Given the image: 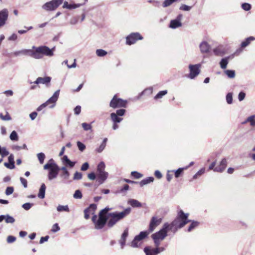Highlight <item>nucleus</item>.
I'll return each mask as SVG.
<instances>
[{"label": "nucleus", "mask_w": 255, "mask_h": 255, "mask_svg": "<svg viewBox=\"0 0 255 255\" xmlns=\"http://www.w3.org/2000/svg\"><path fill=\"white\" fill-rule=\"evenodd\" d=\"M60 230V227L58 226V224L57 223L54 224L51 230L52 232L56 233Z\"/></svg>", "instance_id": "obj_56"}, {"label": "nucleus", "mask_w": 255, "mask_h": 255, "mask_svg": "<svg viewBox=\"0 0 255 255\" xmlns=\"http://www.w3.org/2000/svg\"><path fill=\"white\" fill-rule=\"evenodd\" d=\"M188 168V166H186L183 168H179L177 170L174 171L172 170V172H174L175 177L176 178L179 177L183 173L184 170H186Z\"/></svg>", "instance_id": "obj_32"}, {"label": "nucleus", "mask_w": 255, "mask_h": 255, "mask_svg": "<svg viewBox=\"0 0 255 255\" xmlns=\"http://www.w3.org/2000/svg\"><path fill=\"white\" fill-rule=\"evenodd\" d=\"M32 48L35 49V51L29 49V55L35 59H40L42 57V55H41L40 52H38V47H35V46H33Z\"/></svg>", "instance_id": "obj_19"}, {"label": "nucleus", "mask_w": 255, "mask_h": 255, "mask_svg": "<svg viewBox=\"0 0 255 255\" xmlns=\"http://www.w3.org/2000/svg\"><path fill=\"white\" fill-rule=\"evenodd\" d=\"M182 18L183 15L182 14H178L175 19L170 21L169 27L172 29H176L182 26L181 20Z\"/></svg>", "instance_id": "obj_12"}, {"label": "nucleus", "mask_w": 255, "mask_h": 255, "mask_svg": "<svg viewBox=\"0 0 255 255\" xmlns=\"http://www.w3.org/2000/svg\"><path fill=\"white\" fill-rule=\"evenodd\" d=\"M226 74L230 78H234L235 77V71L232 70H227L225 71Z\"/></svg>", "instance_id": "obj_39"}, {"label": "nucleus", "mask_w": 255, "mask_h": 255, "mask_svg": "<svg viewBox=\"0 0 255 255\" xmlns=\"http://www.w3.org/2000/svg\"><path fill=\"white\" fill-rule=\"evenodd\" d=\"M14 191V188L13 187H7L5 190V193L6 195L8 196L12 194Z\"/></svg>", "instance_id": "obj_52"}, {"label": "nucleus", "mask_w": 255, "mask_h": 255, "mask_svg": "<svg viewBox=\"0 0 255 255\" xmlns=\"http://www.w3.org/2000/svg\"><path fill=\"white\" fill-rule=\"evenodd\" d=\"M226 101L228 104H231L233 103V94L232 93H228L226 95Z\"/></svg>", "instance_id": "obj_45"}, {"label": "nucleus", "mask_w": 255, "mask_h": 255, "mask_svg": "<svg viewBox=\"0 0 255 255\" xmlns=\"http://www.w3.org/2000/svg\"><path fill=\"white\" fill-rule=\"evenodd\" d=\"M155 248H151L150 247H146L144 249V252L146 255H156L154 253Z\"/></svg>", "instance_id": "obj_33"}, {"label": "nucleus", "mask_w": 255, "mask_h": 255, "mask_svg": "<svg viewBox=\"0 0 255 255\" xmlns=\"http://www.w3.org/2000/svg\"><path fill=\"white\" fill-rule=\"evenodd\" d=\"M51 80V77L48 76L45 77H38L33 82V83L37 85L39 84H42L47 86L48 84L50 83Z\"/></svg>", "instance_id": "obj_18"}, {"label": "nucleus", "mask_w": 255, "mask_h": 255, "mask_svg": "<svg viewBox=\"0 0 255 255\" xmlns=\"http://www.w3.org/2000/svg\"><path fill=\"white\" fill-rule=\"evenodd\" d=\"M29 49H22L21 50L16 51L13 52L15 56H18L21 55H29Z\"/></svg>", "instance_id": "obj_31"}, {"label": "nucleus", "mask_w": 255, "mask_h": 255, "mask_svg": "<svg viewBox=\"0 0 255 255\" xmlns=\"http://www.w3.org/2000/svg\"><path fill=\"white\" fill-rule=\"evenodd\" d=\"M241 7L245 11H249L252 8V5L249 3L245 2L242 4Z\"/></svg>", "instance_id": "obj_43"}, {"label": "nucleus", "mask_w": 255, "mask_h": 255, "mask_svg": "<svg viewBox=\"0 0 255 255\" xmlns=\"http://www.w3.org/2000/svg\"><path fill=\"white\" fill-rule=\"evenodd\" d=\"M9 138L12 141H17L18 140V136L17 132L15 130L12 131L10 134Z\"/></svg>", "instance_id": "obj_38"}, {"label": "nucleus", "mask_w": 255, "mask_h": 255, "mask_svg": "<svg viewBox=\"0 0 255 255\" xmlns=\"http://www.w3.org/2000/svg\"><path fill=\"white\" fill-rule=\"evenodd\" d=\"M89 167V165L88 162H85L83 163L81 167L82 171H86Z\"/></svg>", "instance_id": "obj_63"}, {"label": "nucleus", "mask_w": 255, "mask_h": 255, "mask_svg": "<svg viewBox=\"0 0 255 255\" xmlns=\"http://www.w3.org/2000/svg\"><path fill=\"white\" fill-rule=\"evenodd\" d=\"M167 93V90H163L159 92L157 95L154 97L155 99H158L161 98L163 96Z\"/></svg>", "instance_id": "obj_44"}, {"label": "nucleus", "mask_w": 255, "mask_h": 255, "mask_svg": "<svg viewBox=\"0 0 255 255\" xmlns=\"http://www.w3.org/2000/svg\"><path fill=\"white\" fill-rule=\"evenodd\" d=\"M60 170L62 171L61 176L65 179H68L70 176V173L65 166L60 167Z\"/></svg>", "instance_id": "obj_26"}, {"label": "nucleus", "mask_w": 255, "mask_h": 255, "mask_svg": "<svg viewBox=\"0 0 255 255\" xmlns=\"http://www.w3.org/2000/svg\"><path fill=\"white\" fill-rule=\"evenodd\" d=\"M63 2V0H51L42 5V8L46 11L55 10Z\"/></svg>", "instance_id": "obj_5"}, {"label": "nucleus", "mask_w": 255, "mask_h": 255, "mask_svg": "<svg viewBox=\"0 0 255 255\" xmlns=\"http://www.w3.org/2000/svg\"><path fill=\"white\" fill-rule=\"evenodd\" d=\"M128 229H126L123 233L122 234L121 236V238L120 240L119 241V243L121 245V248L123 249L126 245V242L127 238L128 237Z\"/></svg>", "instance_id": "obj_21"}, {"label": "nucleus", "mask_w": 255, "mask_h": 255, "mask_svg": "<svg viewBox=\"0 0 255 255\" xmlns=\"http://www.w3.org/2000/svg\"><path fill=\"white\" fill-rule=\"evenodd\" d=\"M246 93L244 92H241L238 95V99L239 101H242L245 98Z\"/></svg>", "instance_id": "obj_62"}, {"label": "nucleus", "mask_w": 255, "mask_h": 255, "mask_svg": "<svg viewBox=\"0 0 255 255\" xmlns=\"http://www.w3.org/2000/svg\"><path fill=\"white\" fill-rule=\"evenodd\" d=\"M255 115H252L251 116L249 117L246 120V121L244 123H246L247 122H250V125H251L252 123H253L255 121Z\"/></svg>", "instance_id": "obj_58"}, {"label": "nucleus", "mask_w": 255, "mask_h": 255, "mask_svg": "<svg viewBox=\"0 0 255 255\" xmlns=\"http://www.w3.org/2000/svg\"><path fill=\"white\" fill-rule=\"evenodd\" d=\"M161 218L157 219L156 217H152L149 224V232H153L155 228L161 223Z\"/></svg>", "instance_id": "obj_14"}, {"label": "nucleus", "mask_w": 255, "mask_h": 255, "mask_svg": "<svg viewBox=\"0 0 255 255\" xmlns=\"http://www.w3.org/2000/svg\"><path fill=\"white\" fill-rule=\"evenodd\" d=\"M73 198L76 199H80L82 198V194L80 190H76L73 194Z\"/></svg>", "instance_id": "obj_40"}, {"label": "nucleus", "mask_w": 255, "mask_h": 255, "mask_svg": "<svg viewBox=\"0 0 255 255\" xmlns=\"http://www.w3.org/2000/svg\"><path fill=\"white\" fill-rule=\"evenodd\" d=\"M17 39V35L15 33H13L8 38L9 41H15Z\"/></svg>", "instance_id": "obj_64"}, {"label": "nucleus", "mask_w": 255, "mask_h": 255, "mask_svg": "<svg viewBox=\"0 0 255 255\" xmlns=\"http://www.w3.org/2000/svg\"><path fill=\"white\" fill-rule=\"evenodd\" d=\"M46 190V186L44 183H42L40 187L39 193L38 194V197L40 199H43L45 197Z\"/></svg>", "instance_id": "obj_27"}, {"label": "nucleus", "mask_w": 255, "mask_h": 255, "mask_svg": "<svg viewBox=\"0 0 255 255\" xmlns=\"http://www.w3.org/2000/svg\"><path fill=\"white\" fill-rule=\"evenodd\" d=\"M9 152L7 150L6 148L5 147H1V153L0 155L1 156V158H3V157L6 156L9 154Z\"/></svg>", "instance_id": "obj_42"}, {"label": "nucleus", "mask_w": 255, "mask_h": 255, "mask_svg": "<svg viewBox=\"0 0 255 255\" xmlns=\"http://www.w3.org/2000/svg\"><path fill=\"white\" fill-rule=\"evenodd\" d=\"M200 64L189 65L190 73L188 77L191 79H194L200 73Z\"/></svg>", "instance_id": "obj_11"}, {"label": "nucleus", "mask_w": 255, "mask_h": 255, "mask_svg": "<svg viewBox=\"0 0 255 255\" xmlns=\"http://www.w3.org/2000/svg\"><path fill=\"white\" fill-rule=\"evenodd\" d=\"M4 165L7 168L10 169H13L15 168V165L13 163H10L9 162L8 163L5 162L4 163Z\"/></svg>", "instance_id": "obj_61"}, {"label": "nucleus", "mask_w": 255, "mask_h": 255, "mask_svg": "<svg viewBox=\"0 0 255 255\" xmlns=\"http://www.w3.org/2000/svg\"><path fill=\"white\" fill-rule=\"evenodd\" d=\"M110 117L113 123H121L123 119L119 117L115 113H112L110 115Z\"/></svg>", "instance_id": "obj_28"}, {"label": "nucleus", "mask_w": 255, "mask_h": 255, "mask_svg": "<svg viewBox=\"0 0 255 255\" xmlns=\"http://www.w3.org/2000/svg\"><path fill=\"white\" fill-rule=\"evenodd\" d=\"M200 49L202 53H206L209 52L210 46L206 41H202L200 44Z\"/></svg>", "instance_id": "obj_22"}, {"label": "nucleus", "mask_w": 255, "mask_h": 255, "mask_svg": "<svg viewBox=\"0 0 255 255\" xmlns=\"http://www.w3.org/2000/svg\"><path fill=\"white\" fill-rule=\"evenodd\" d=\"M255 39V37L253 36H250L246 39V40L243 41L241 43V47L245 48L248 46L252 41H253Z\"/></svg>", "instance_id": "obj_30"}, {"label": "nucleus", "mask_w": 255, "mask_h": 255, "mask_svg": "<svg viewBox=\"0 0 255 255\" xmlns=\"http://www.w3.org/2000/svg\"><path fill=\"white\" fill-rule=\"evenodd\" d=\"M234 54H233L231 56L226 57L224 58L221 59V60L220 62V67L222 69H225L227 68V66L229 62V60L230 59L233 58L234 57Z\"/></svg>", "instance_id": "obj_23"}, {"label": "nucleus", "mask_w": 255, "mask_h": 255, "mask_svg": "<svg viewBox=\"0 0 255 255\" xmlns=\"http://www.w3.org/2000/svg\"><path fill=\"white\" fill-rule=\"evenodd\" d=\"M106 145L104 143H101V144L100 145V146L96 149V151L98 153L102 152L103 150L105 149Z\"/></svg>", "instance_id": "obj_60"}, {"label": "nucleus", "mask_w": 255, "mask_h": 255, "mask_svg": "<svg viewBox=\"0 0 255 255\" xmlns=\"http://www.w3.org/2000/svg\"><path fill=\"white\" fill-rule=\"evenodd\" d=\"M205 172V169L204 168H201L200 170H199L193 177V178L194 179H195L198 178V176H201Z\"/></svg>", "instance_id": "obj_49"}, {"label": "nucleus", "mask_w": 255, "mask_h": 255, "mask_svg": "<svg viewBox=\"0 0 255 255\" xmlns=\"http://www.w3.org/2000/svg\"><path fill=\"white\" fill-rule=\"evenodd\" d=\"M78 19H79L78 16L73 17L70 19V23L72 25L76 24L78 22Z\"/></svg>", "instance_id": "obj_53"}, {"label": "nucleus", "mask_w": 255, "mask_h": 255, "mask_svg": "<svg viewBox=\"0 0 255 255\" xmlns=\"http://www.w3.org/2000/svg\"><path fill=\"white\" fill-rule=\"evenodd\" d=\"M57 210L58 212H63V211L67 212H69V209L68 205L63 206V205H59L57 207Z\"/></svg>", "instance_id": "obj_35"}, {"label": "nucleus", "mask_w": 255, "mask_h": 255, "mask_svg": "<svg viewBox=\"0 0 255 255\" xmlns=\"http://www.w3.org/2000/svg\"><path fill=\"white\" fill-rule=\"evenodd\" d=\"M82 126L85 130H90L92 128V126L90 124L86 123H82Z\"/></svg>", "instance_id": "obj_57"}, {"label": "nucleus", "mask_w": 255, "mask_h": 255, "mask_svg": "<svg viewBox=\"0 0 255 255\" xmlns=\"http://www.w3.org/2000/svg\"><path fill=\"white\" fill-rule=\"evenodd\" d=\"M97 209V206L95 204H91L89 207L85 209L84 211V217L86 219H88L90 214H93Z\"/></svg>", "instance_id": "obj_15"}, {"label": "nucleus", "mask_w": 255, "mask_h": 255, "mask_svg": "<svg viewBox=\"0 0 255 255\" xmlns=\"http://www.w3.org/2000/svg\"><path fill=\"white\" fill-rule=\"evenodd\" d=\"M213 52H214L215 55H216L217 56H222L223 55V53L222 52V51H221L220 49L219 48H216L214 49L213 50Z\"/></svg>", "instance_id": "obj_59"}, {"label": "nucleus", "mask_w": 255, "mask_h": 255, "mask_svg": "<svg viewBox=\"0 0 255 255\" xmlns=\"http://www.w3.org/2000/svg\"><path fill=\"white\" fill-rule=\"evenodd\" d=\"M227 165V160L225 158H224L221 161L219 165L214 168V171L218 172H222L226 168Z\"/></svg>", "instance_id": "obj_17"}, {"label": "nucleus", "mask_w": 255, "mask_h": 255, "mask_svg": "<svg viewBox=\"0 0 255 255\" xmlns=\"http://www.w3.org/2000/svg\"><path fill=\"white\" fill-rule=\"evenodd\" d=\"M62 162L63 164L64 165V166L69 167L70 168H73L76 162L74 161H71L68 158L67 155H64L63 157L62 158Z\"/></svg>", "instance_id": "obj_20"}, {"label": "nucleus", "mask_w": 255, "mask_h": 255, "mask_svg": "<svg viewBox=\"0 0 255 255\" xmlns=\"http://www.w3.org/2000/svg\"><path fill=\"white\" fill-rule=\"evenodd\" d=\"M96 54L99 57H103L107 55V52L103 49H99L96 51Z\"/></svg>", "instance_id": "obj_41"}, {"label": "nucleus", "mask_w": 255, "mask_h": 255, "mask_svg": "<svg viewBox=\"0 0 255 255\" xmlns=\"http://www.w3.org/2000/svg\"><path fill=\"white\" fill-rule=\"evenodd\" d=\"M143 37L139 32H132L126 37V44L131 45L134 44L138 40H142Z\"/></svg>", "instance_id": "obj_7"}, {"label": "nucleus", "mask_w": 255, "mask_h": 255, "mask_svg": "<svg viewBox=\"0 0 255 255\" xmlns=\"http://www.w3.org/2000/svg\"><path fill=\"white\" fill-rule=\"evenodd\" d=\"M110 209L108 207L102 209L99 213L98 218L96 215L93 216L92 221L94 224L95 228L100 230L104 228L106 224L109 217H111L107 223L109 228L113 227L119 221L128 215L131 211L130 208L128 207L121 212H114L108 214Z\"/></svg>", "instance_id": "obj_1"}, {"label": "nucleus", "mask_w": 255, "mask_h": 255, "mask_svg": "<svg viewBox=\"0 0 255 255\" xmlns=\"http://www.w3.org/2000/svg\"><path fill=\"white\" fill-rule=\"evenodd\" d=\"M32 206L33 204L32 203H26L22 205V207L25 210H28L32 207Z\"/></svg>", "instance_id": "obj_55"}, {"label": "nucleus", "mask_w": 255, "mask_h": 255, "mask_svg": "<svg viewBox=\"0 0 255 255\" xmlns=\"http://www.w3.org/2000/svg\"><path fill=\"white\" fill-rule=\"evenodd\" d=\"M191 9V6H188L186 4H182L179 7V9L184 11H189Z\"/></svg>", "instance_id": "obj_51"}, {"label": "nucleus", "mask_w": 255, "mask_h": 255, "mask_svg": "<svg viewBox=\"0 0 255 255\" xmlns=\"http://www.w3.org/2000/svg\"><path fill=\"white\" fill-rule=\"evenodd\" d=\"M188 213H185L182 210H179L176 218L169 224L170 231L175 233L178 229L183 228L187 223L190 222L191 220L188 219Z\"/></svg>", "instance_id": "obj_2"}, {"label": "nucleus", "mask_w": 255, "mask_h": 255, "mask_svg": "<svg viewBox=\"0 0 255 255\" xmlns=\"http://www.w3.org/2000/svg\"><path fill=\"white\" fill-rule=\"evenodd\" d=\"M177 0H164L162 2V5L163 7H167Z\"/></svg>", "instance_id": "obj_36"}, {"label": "nucleus", "mask_w": 255, "mask_h": 255, "mask_svg": "<svg viewBox=\"0 0 255 255\" xmlns=\"http://www.w3.org/2000/svg\"><path fill=\"white\" fill-rule=\"evenodd\" d=\"M154 179L153 177H148L147 178H146L142 180L139 182V185L141 187H142L146 184H147L148 183L153 182Z\"/></svg>", "instance_id": "obj_29"}, {"label": "nucleus", "mask_w": 255, "mask_h": 255, "mask_svg": "<svg viewBox=\"0 0 255 255\" xmlns=\"http://www.w3.org/2000/svg\"><path fill=\"white\" fill-rule=\"evenodd\" d=\"M37 157L40 164H43L45 158V155L43 152L37 154Z\"/></svg>", "instance_id": "obj_37"}, {"label": "nucleus", "mask_w": 255, "mask_h": 255, "mask_svg": "<svg viewBox=\"0 0 255 255\" xmlns=\"http://www.w3.org/2000/svg\"><path fill=\"white\" fill-rule=\"evenodd\" d=\"M168 231H170L169 224L165 223L163 224L162 229H161L158 232H157L151 235V238H155L162 241L167 236V232Z\"/></svg>", "instance_id": "obj_6"}, {"label": "nucleus", "mask_w": 255, "mask_h": 255, "mask_svg": "<svg viewBox=\"0 0 255 255\" xmlns=\"http://www.w3.org/2000/svg\"><path fill=\"white\" fill-rule=\"evenodd\" d=\"M43 169L49 170L47 175L49 180H52L56 178L60 171V167L52 158L49 159L47 163L44 165Z\"/></svg>", "instance_id": "obj_3"}, {"label": "nucleus", "mask_w": 255, "mask_h": 255, "mask_svg": "<svg viewBox=\"0 0 255 255\" xmlns=\"http://www.w3.org/2000/svg\"><path fill=\"white\" fill-rule=\"evenodd\" d=\"M0 119L3 121H9L11 120L10 116L8 114L7 112H6V115L3 116L2 113H0Z\"/></svg>", "instance_id": "obj_46"}, {"label": "nucleus", "mask_w": 255, "mask_h": 255, "mask_svg": "<svg viewBox=\"0 0 255 255\" xmlns=\"http://www.w3.org/2000/svg\"><path fill=\"white\" fill-rule=\"evenodd\" d=\"M127 101L122 99L118 98L116 95L114 96L110 103V106L114 109L126 107Z\"/></svg>", "instance_id": "obj_8"}, {"label": "nucleus", "mask_w": 255, "mask_h": 255, "mask_svg": "<svg viewBox=\"0 0 255 255\" xmlns=\"http://www.w3.org/2000/svg\"><path fill=\"white\" fill-rule=\"evenodd\" d=\"M131 176L134 177V178H135V179L140 178L143 176L142 174H141V173H140L137 171H132L131 172Z\"/></svg>", "instance_id": "obj_48"}, {"label": "nucleus", "mask_w": 255, "mask_h": 255, "mask_svg": "<svg viewBox=\"0 0 255 255\" xmlns=\"http://www.w3.org/2000/svg\"><path fill=\"white\" fill-rule=\"evenodd\" d=\"M190 222H191V223L190 224V226H189V227L187 229L188 232H191L193 229H194L195 228L198 227L199 225V222H198L197 221H191Z\"/></svg>", "instance_id": "obj_34"}, {"label": "nucleus", "mask_w": 255, "mask_h": 255, "mask_svg": "<svg viewBox=\"0 0 255 255\" xmlns=\"http://www.w3.org/2000/svg\"><path fill=\"white\" fill-rule=\"evenodd\" d=\"M8 11L4 8L0 11V28L3 27L8 19Z\"/></svg>", "instance_id": "obj_13"}, {"label": "nucleus", "mask_w": 255, "mask_h": 255, "mask_svg": "<svg viewBox=\"0 0 255 255\" xmlns=\"http://www.w3.org/2000/svg\"><path fill=\"white\" fill-rule=\"evenodd\" d=\"M77 146L78 147V149L81 151H83L85 150V148H86V146L85 145V144H83V143H82L80 141H77Z\"/></svg>", "instance_id": "obj_50"}, {"label": "nucleus", "mask_w": 255, "mask_h": 255, "mask_svg": "<svg viewBox=\"0 0 255 255\" xmlns=\"http://www.w3.org/2000/svg\"><path fill=\"white\" fill-rule=\"evenodd\" d=\"M59 94L60 90H57L55 91L53 96L45 102L46 106H49V108H53L56 105V103L58 100Z\"/></svg>", "instance_id": "obj_10"}, {"label": "nucleus", "mask_w": 255, "mask_h": 255, "mask_svg": "<svg viewBox=\"0 0 255 255\" xmlns=\"http://www.w3.org/2000/svg\"><path fill=\"white\" fill-rule=\"evenodd\" d=\"M82 178V173L81 172H79L78 171H76L73 176V180H80Z\"/></svg>", "instance_id": "obj_47"}, {"label": "nucleus", "mask_w": 255, "mask_h": 255, "mask_svg": "<svg viewBox=\"0 0 255 255\" xmlns=\"http://www.w3.org/2000/svg\"><path fill=\"white\" fill-rule=\"evenodd\" d=\"M128 204L133 208H140L142 206L140 202L135 199H130L128 201Z\"/></svg>", "instance_id": "obj_25"}, {"label": "nucleus", "mask_w": 255, "mask_h": 255, "mask_svg": "<svg viewBox=\"0 0 255 255\" xmlns=\"http://www.w3.org/2000/svg\"><path fill=\"white\" fill-rule=\"evenodd\" d=\"M105 164L103 161L100 162L97 166V181L100 184H103L108 177V173L105 171Z\"/></svg>", "instance_id": "obj_4"}, {"label": "nucleus", "mask_w": 255, "mask_h": 255, "mask_svg": "<svg viewBox=\"0 0 255 255\" xmlns=\"http://www.w3.org/2000/svg\"><path fill=\"white\" fill-rule=\"evenodd\" d=\"M3 220L6 223L12 224L14 222L15 219L12 216L9 215H0V222H1Z\"/></svg>", "instance_id": "obj_24"}, {"label": "nucleus", "mask_w": 255, "mask_h": 255, "mask_svg": "<svg viewBox=\"0 0 255 255\" xmlns=\"http://www.w3.org/2000/svg\"><path fill=\"white\" fill-rule=\"evenodd\" d=\"M38 52H40L41 55H44L47 56H52L53 55V50L50 49L46 46H41L38 47Z\"/></svg>", "instance_id": "obj_16"}, {"label": "nucleus", "mask_w": 255, "mask_h": 255, "mask_svg": "<svg viewBox=\"0 0 255 255\" xmlns=\"http://www.w3.org/2000/svg\"><path fill=\"white\" fill-rule=\"evenodd\" d=\"M148 235V233L146 231H142L140 232L139 235H136L133 241L130 243V246L132 248H137L139 246L140 243L139 242L142 240L145 239Z\"/></svg>", "instance_id": "obj_9"}, {"label": "nucleus", "mask_w": 255, "mask_h": 255, "mask_svg": "<svg viewBox=\"0 0 255 255\" xmlns=\"http://www.w3.org/2000/svg\"><path fill=\"white\" fill-rule=\"evenodd\" d=\"M126 113V110L124 109H121L119 110H117L116 111V114H117L119 117L123 116Z\"/></svg>", "instance_id": "obj_54"}]
</instances>
